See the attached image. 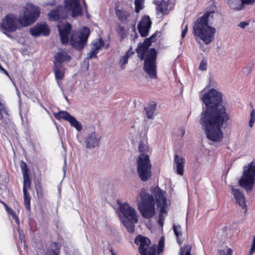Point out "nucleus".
Wrapping results in <instances>:
<instances>
[{
	"label": "nucleus",
	"mask_w": 255,
	"mask_h": 255,
	"mask_svg": "<svg viewBox=\"0 0 255 255\" xmlns=\"http://www.w3.org/2000/svg\"><path fill=\"white\" fill-rule=\"evenodd\" d=\"M201 100L203 107L199 123L210 144L219 143L224 138L223 129L226 128L230 116L226 108L222 105L221 94L212 89L204 94Z\"/></svg>",
	"instance_id": "1"
},
{
	"label": "nucleus",
	"mask_w": 255,
	"mask_h": 255,
	"mask_svg": "<svg viewBox=\"0 0 255 255\" xmlns=\"http://www.w3.org/2000/svg\"><path fill=\"white\" fill-rule=\"evenodd\" d=\"M40 11L39 7L31 3H27L22 16L17 18L12 14H6L1 20L0 28L7 36L10 37L7 32H13L19 29V24L22 26H27L33 23L39 17Z\"/></svg>",
	"instance_id": "2"
},
{
	"label": "nucleus",
	"mask_w": 255,
	"mask_h": 255,
	"mask_svg": "<svg viewBox=\"0 0 255 255\" xmlns=\"http://www.w3.org/2000/svg\"><path fill=\"white\" fill-rule=\"evenodd\" d=\"M214 12L208 11L198 18L193 26V33L195 37L201 39L205 44L210 43L214 39L216 29L209 25L213 19Z\"/></svg>",
	"instance_id": "3"
},
{
	"label": "nucleus",
	"mask_w": 255,
	"mask_h": 255,
	"mask_svg": "<svg viewBox=\"0 0 255 255\" xmlns=\"http://www.w3.org/2000/svg\"><path fill=\"white\" fill-rule=\"evenodd\" d=\"M150 42L148 39L145 40L138 45L136 52L140 60L144 58L143 69L151 79L156 78V50L154 48L148 49Z\"/></svg>",
	"instance_id": "4"
},
{
	"label": "nucleus",
	"mask_w": 255,
	"mask_h": 255,
	"mask_svg": "<svg viewBox=\"0 0 255 255\" xmlns=\"http://www.w3.org/2000/svg\"><path fill=\"white\" fill-rule=\"evenodd\" d=\"M120 210L122 214L121 217L123 225L130 233L134 231V224L138 222L137 212L135 209L128 203H124L120 206Z\"/></svg>",
	"instance_id": "5"
},
{
	"label": "nucleus",
	"mask_w": 255,
	"mask_h": 255,
	"mask_svg": "<svg viewBox=\"0 0 255 255\" xmlns=\"http://www.w3.org/2000/svg\"><path fill=\"white\" fill-rule=\"evenodd\" d=\"M139 195L141 204L138 205V209L142 216L146 219L152 217L155 214L154 197L143 189L141 190Z\"/></svg>",
	"instance_id": "6"
},
{
	"label": "nucleus",
	"mask_w": 255,
	"mask_h": 255,
	"mask_svg": "<svg viewBox=\"0 0 255 255\" xmlns=\"http://www.w3.org/2000/svg\"><path fill=\"white\" fill-rule=\"evenodd\" d=\"M255 183V161H253L244 167L243 174L239 181V184L247 192H251Z\"/></svg>",
	"instance_id": "7"
},
{
	"label": "nucleus",
	"mask_w": 255,
	"mask_h": 255,
	"mask_svg": "<svg viewBox=\"0 0 255 255\" xmlns=\"http://www.w3.org/2000/svg\"><path fill=\"white\" fill-rule=\"evenodd\" d=\"M150 195L154 197L157 206L160 208L159 223L162 225L164 215L166 214V209L168 203L167 200V193L159 187H152L150 189Z\"/></svg>",
	"instance_id": "8"
},
{
	"label": "nucleus",
	"mask_w": 255,
	"mask_h": 255,
	"mask_svg": "<svg viewBox=\"0 0 255 255\" xmlns=\"http://www.w3.org/2000/svg\"><path fill=\"white\" fill-rule=\"evenodd\" d=\"M137 172L140 179L146 181L151 176V163L147 154L140 153L136 160Z\"/></svg>",
	"instance_id": "9"
},
{
	"label": "nucleus",
	"mask_w": 255,
	"mask_h": 255,
	"mask_svg": "<svg viewBox=\"0 0 255 255\" xmlns=\"http://www.w3.org/2000/svg\"><path fill=\"white\" fill-rule=\"evenodd\" d=\"M89 35V28L83 27L79 31L72 34L70 43L74 48L82 49L87 43Z\"/></svg>",
	"instance_id": "10"
},
{
	"label": "nucleus",
	"mask_w": 255,
	"mask_h": 255,
	"mask_svg": "<svg viewBox=\"0 0 255 255\" xmlns=\"http://www.w3.org/2000/svg\"><path fill=\"white\" fill-rule=\"evenodd\" d=\"M134 243L139 246L141 255H156V246L149 247L150 241L147 238L139 235L135 238Z\"/></svg>",
	"instance_id": "11"
},
{
	"label": "nucleus",
	"mask_w": 255,
	"mask_h": 255,
	"mask_svg": "<svg viewBox=\"0 0 255 255\" xmlns=\"http://www.w3.org/2000/svg\"><path fill=\"white\" fill-rule=\"evenodd\" d=\"M69 14L72 16V11L65 6H58L48 13L50 20L57 21L60 19L66 18Z\"/></svg>",
	"instance_id": "12"
},
{
	"label": "nucleus",
	"mask_w": 255,
	"mask_h": 255,
	"mask_svg": "<svg viewBox=\"0 0 255 255\" xmlns=\"http://www.w3.org/2000/svg\"><path fill=\"white\" fill-rule=\"evenodd\" d=\"M86 10L87 5L85 0H82ZM80 0H65L64 3L66 7L72 11V16L76 17L82 15V10L80 4Z\"/></svg>",
	"instance_id": "13"
},
{
	"label": "nucleus",
	"mask_w": 255,
	"mask_h": 255,
	"mask_svg": "<svg viewBox=\"0 0 255 255\" xmlns=\"http://www.w3.org/2000/svg\"><path fill=\"white\" fill-rule=\"evenodd\" d=\"M54 116L57 120L62 119L67 121L72 127H74L79 131L82 129V124L67 111H61L58 112L54 114Z\"/></svg>",
	"instance_id": "14"
},
{
	"label": "nucleus",
	"mask_w": 255,
	"mask_h": 255,
	"mask_svg": "<svg viewBox=\"0 0 255 255\" xmlns=\"http://www.w3.org/2000/svg\"><path fill=\"white\" fill-rule=\"evenodd\" d=\"M152 22L148 15L143 16L139 22L137 27L138 31L142 37L148 35Z\"/></svg>",
	"instance_id": "15"
},
{
	"label": "nucleus",
	"mask_w": 255,
	"mask_h": 255,
	"mask_svg": "<svg viewBox=\"0 0 255 255\" xmlns=\"http://www.w3.org/2000/svg\"><path fill=\"white\" fill-rule=\"evenodd\" d=\"M61 42L66 44L68 43L71 26L69 23H61L58 25Z\"/></svg>",
	"instance_id": "16"
},
{
	"label": "nucleus",
	"mask_w": 255,
	"mask_h": 255,
	"mask_svg": "<svg viewBox=\"0 0 255 255\" xmlns=\"http://www.w3.org/2000/svg\"><path fill=\"white\" fill-rule=\"evenodd\" d=\"M230 188L231 194L234 196L237 204L244 208L246 206V199L243 192L233 186H231Z\"/></svg>",
	"instance_id": "17"
},
{
	"label": "nucleus",
	"mask_w": 255,
	"mask_h": 255,
	"mask_svg": "<svg viewBox=\"0 0 255 255\" xmlns=\"http://www.w3.org/2000/svg\"><path fill=\"white\" fill-rule=\"evenodd\" d=\"M49 32L48 26L45 23L37 24L30 29L31 34L34 36H38L40 35H48Z\"/></svg>",
	"instance_id": "18"
},
{
	"label": "nucleus",
	"mask_w": 255,
	"mask_h": 255,
	"mask_svg": "<svg viewBox=\"0 0 255 255\" xmlns=\"http://www.w3.org/2000/svg\"><path fill=\"white\" fill-rule=\"evenodd\" d=\"M185 160L182 156L175 154L174 156V165L176 172L180 175H183Z\"/></svg>",
	"instance_id": "19"
},
{
	"label": "nucleus",
	"mask_w": 255,
	"mask_h": 255,
	"mask_svg": "<svg viewBox=\"0 0 255 255\" xmlns=\"http://www.w3.org/2000/svg\"><path fill=\"white\" fill-rule=\"evenodd\" d=\"M100 138L95 132L89 134L85 138L84 142L86 148H89L98 146Z\"/></svg>",
	"instance_id": "20"
},
{
	"label": "nucleus",
	"mask_w": 255,
	"mask_h": 255,
	"mask_svg": "<svg viewBox=\"0 0 255 255\" xmlns=\"http://www.w3.org/2000/svg\"><path fill=\"white\" fill-rule=\"evenodd\" d=\"M115 13L119 20L123 23H127L130 20V13L124 9L116 8Z\"/></svg>",
	"instance_id": "21"
},
{
	"label": "nucleus",
	"mask_w": 255,
	"mask_h": 255,
	"mask_svg": "<svg viewBox=\"0 0 255 255\" xmlns=\"http://www.w3.org/2000/svg\"><path fill=\"white\" fill-rule=\"evenodd\" d=\"M54 59L55 62L54 65L62 66V63L69 61L70 60V57L66 52L61 51L55 54Z\"/></svg>",
	"instance_id": "22"
},
{
	"label": "nucleus",
	"mask_w": 255,
	"mask_h": 255,
	"mask_svg": "<svg viewBox=\"0 0 255 255\" xmlns=\"http://www.w3.org/2000/svg\"><path fill=\"white\" fill-rule=\"evenodd\" d=\"M138 150L140 153L147 154L151 152V149L148 145L147 138L145 136L140 138L138 146Z\"/></svg>",
	"instance_id": "23"
},
{
	"label": "nucleus",
	"mask_w": 255,
	"mask_h": 255,
	"mask_svg": "<svg viewBox=\"0 0 255 255\" xmlns=\"http://www.w3.org/2000/svg\"><path fill=\"white\" fill-rule=\"evenodd\" d=\"M238 5H235L234 2L230 3V7L235 10H240L244 9L245 5H253L255 3V0H235Z\"/></svg>",
	"instance_id": "24"
},
{
	"label": "nucleus",
	"mask_w": 255,
	"mask_h": 255,
	"mask_svg": "<svg viewBox=\"0 0 255 255\" xmlns=\"http://www.w3.org/2000/svg\"><path fill=\"white\" fill-rule=\"evenodd\" d=\"M65 70V69L63 66L54 65L53 71L58 84H59V81L64 78Z\"/></svg>",
	"instance_id": "25"
},
{
	"label": "nucleus",
	"mask_w": 255,
	"mask_h": 255,
	"mask_svg": "<svg viewBox=\"0 0 255 255\" xmlns=\"http://www.w3.org/2000/svg\"><path fill=\"white\" fill-rule=\"evenodd\" d=\"M168 0H154L157 10L161 13H166L168 11Z\"/></svg>",
	"instance_id": "26"
},
{
	"label": "nucleus",
	"mask_w": 255,
	"mask_h": 255,
	"mask_svg": "<svg viewBox=\"0 0 255 255\" xmlns=\"http://www.w3.org/2000/svg\"><path fill=\"white\" fill-rule=\"evenodd\" d=\"M134 52L132 51L130 49L128 50L126 53L122 56L120 59V63L121 65V67L122 69H124L126 68V65L128 62V58L133 54Z\"/></svg>",
	"instance_id": "27"
},
{
	"label": "nucleus",
	"mask_w": 255,
	"mask_h": 255,
	"mask_svg": "<svg viewBox=\"0 0 255 255\" xmlns=\"http://www.w3.org/2000/svg\"><path fill=\"white\" fill-rule=\"evenodd\" d=\"M23 192H27V188L30 187V181L28 173H26V170L23 169Z\"/></svg>",
	"instance_id": "28"
},
{
	"label": "nucleus",
	"mask_w": 255,
	"mask_h": 255,
	"mask_svg": "<svg viewBox=\"0 0 255 255\" xmlns=\"http://www.w3.org/2000/svg\"><path fill=\"white\" fill-rule=\"evenodd\" d=\"M156 109V104L152 103L145 108V111L147 118L149 119H152L153 118V113Z\"/></svg>",
	"instance_id": "29"
},
{
	"label": "nucleus",
	"mask_w": 255,
	"mask_h": 255,
	"mask_svg": "<svg viewBox=\"0 0 255 255\" xmlns=\"http://www.w3.org/2000/svg\"><path fill=\"white\" fill-rule=\"evenodd\" d=\"M59 252V244L54 243L50 245L49 249L47 252L46 255H58Z\"/></svg>",
	"instance_id": "30"
},
{
	"label": "nucleus",
	"mask_w": 255,
	"mask_h": 255,
	"mask_svg": "<svg viewBox=\"0 0 255 255\" xmlns=\"http://www.w3.org/2000/svg\"><path fill=\"white\" fill-rule=\"evenodd\" d=\"M104 44V41L102 39H99L93 42L91 48L99 53V50L102 49Z\"/></svg>",
	"instance_id": "31"
},
{
	"label": "nucleus",
	"mask_w": 255,
	"mask_h": 255,
	"mask_svg": "<svg viewBox=\"0 0 255 255\" xmlns=\"http://www.w3.org/2000/svg\"><path fill=\"white\" fill-rule=\"evenodd\" d=\"M192 246L190 245H187L180 248V255H191Z\"/></svg>",
	"instance_id": "32"
},
{
	"label": "nucleus",
	"mask_w": 255,
	"mask_h": 255,
	"mask_svg": "<svg viewBox=\"0 0 255 255\" xmlns=\"http://www.w3.org/2000/svg\"><path fill=\"white\" fill-rule=\"evenodd\" d=\"M24 205L27 210L29 211L30 209V197L28 195V192H23Z\"/></svg>",
	"instance_id": "33"
},
{
	"label": "nucleus",
	"mask_w": 255,
	"mask_h": 255,
	"mask_svg": "<svg viewBox=\"0 0 255 255\" xmlns=\"http://www.w3.org/2000/svg\"><path fill=\"white\" fill-rule=\"evenodd\" d=\"M144 0H135V12L138 13L141 9L144 7L143 5Z\"/></svg>",
	"instance_id": "34"
},
{
	"label": "nucleus",
	"mask_w": 255,
	"mask_h": 255,
	"mask_svg": "<svg viewBox=\"0 0 255 255\" xmlns=\"http://www.w3.org/2000/svg\"><path fill=\"white\" fill-rule=\"evenodd\" d=\"M255 123V110L253 109L250 114V119L249 121V127L252 128L254 126Z\"/></svg>",
	"instance_id": "35"
},
{
	"label": "nucleus",
	"mask_w": 255,
	"mask_h": 255,
	"mask_svg": "<svg viewBox=\"0 0 255 255\" xmlns=\"http://www.w3.org/2000/svg\"><path fill=\"white\" fill-rule=\"evenodd\" d=\"M35 188L38 198L39 199H42L43 197V192L42 186L39 184H37L35 185Z\"/></svg>",
	"instance_id": "36"
},
{
	"label": "nucleus",
	"mask_w": 255,
	"mask_h": 255,
	"mask_svg": "<svg viewBox=\"0 0 255 255\" xmlns=\"http://www.w3.org/2000/svg\"><path fill=\"white\" fill-rule=\"evenodd\" d=\"M173 230L175 235L177 238L182 235L181 228L180 226L174 225L173 226Z\"/></svg>",
	"instance_id": "37"
},
{
	"label": "nucleus",
	"mask_w": 255,
	"mask_h": 255,
	"mask_svg": "<svg viewBox=\"0 0 255 255\" xmlns=\"http://www.w3.org/2000/svg\"><path fill=\"white\" fill-rule=\"evenodd\" d=\"M252 68L253 65L252 64H249L244 68H243L242 70V72L244 74L248 76L251 73Z\"/></svg>",
	"instance_id": "38"
},
{
	"label": "nucleus",
	"mask_w": 255,
	"mask_h": 255,
	"mask_svg": "<svg viewBox=\"0 0 255 255\" xmlns=\"http://www.w3.org/2000/svg\"><path fill=\"white\" fill-rule=\"evenodd\" d=\"M6 211L7 212V213L11 215L12 218L13 219H14L15 222L18 224H19L18 218L17 216L16 215V213H15V212H14L13 210L10 208H8V209H7L6 210Z\"/></svg>",
	"instance_id": "39"
},
{
	"label": "nucleus",
	"mask_w": 255,
	"mask_h": 255,
	"mask_svg": "<svg viewBox=\"0 0 255 255\" xmlns=\"http://www.w3.org/2000/svg\"><path fill=\"white\" fill-rule=\"evenodd\" d=\"M3 114L7 115L8 113L4 105L0 101V119H2Z\"/></svg>",
	"instance_id": "40"
},
{
	"label": "nucleus",
	"mask_w": 255,
	"mask_h": 255,
	"mask_svg": "<svg viewBox=\"0 0 255 255\" xmlns=\"http://www.w3.org/2000/svg\"><path fill=\"white\" fill-rule=\"evenodd\" d=\"M98 53L97 51L94 50L91 48V51L88 54L87 58L88 59H91L93 57H96L97 54Z\"/></svg>",
	"instance_id": "41"
},
{
	"label": "nucleus",
	"mask_w": 255,
	"mask_h": 255,
	"mask_svg": "<svg viewBox=\"0 0 255 255\" xmlns=\"http://www.w3.org/2000/svg\"><path fill=\"white\" fill-rule=\"evenodd\" d=\"M207 61L206 60H203L200 62L199 69L202 71H205L207 69Z\"/></svg>",
	"instance_id": "42"
},
{
	"label": "nucleus",
	"mask_w": 255,
	"mask_h": 255,
	"mask_svg": "<svg viewBox=\"0 0 255 255\" xmlns=\"http://www.w3.org/2000/svg\"><path fill=\"white\" fill-rule=\"evenodd\" d=\"M254 252H255V236L253 237L252 245L249 253V255H252Z\"/></svg>",
	"instance_id": "43"
},
{
	"label": "nucleus",
	"mask_w": 255,
	"mask_h": 255,
	"mask_svg": "<svg viewBox=\"0 0 255 255\" xmlns=\"http://www.w3.org/2000/svg\"><path fill=\"white\" fill-rule=\"evenodd\" d=\"M164 247V243H163V241H159L158 243V246L157 249V253L159 254L163 251V248Z\"/></svg>",
	"instance_id": "44"
},
{
	"label": "nucleus",
	"mask_w": 255,
	"mask_h": 255,
	"mask_svg": "<svg viewBox=\"0 0 255 255\" xmlns=\"http://www.w3.org/2000/svg\"><path fill=\"white\" fill-rule=\"evenodd\" d=\"M187 31H188V26L187 25H186L184 29L183 30V31L182 32L181 37L182 38H183L185 37Z\"/></svg>",
	"instance_id": "45"
},
{
	"label": "nucleus",
	"mask_w": 255,
	"mask_h": 255,
	"mask_svg": "<svg viewBox=\"0 0 255 255\" xmlns=\"http://www.w3.org/2000/svg\"><path fill=\"white\" fill-rule=\"evenodd\" d=\"M200 44V48L204 52L207 51L208 50V48L207 47H204V46L203 44H202L200 42L199 43Z\"/></svg>",
	"instance_id": "46"
},
{
	"label": "nucleus",
	"mask_w": 255,
	"mask_h": 255,
	"mask_svg": "<svg viewBox=\"0 0 255 255\" xmlns=\"http://www.w3.org/2000/svg\"><path fill=\"white\" fill-rule=\"evenodd\" d=\"M249 23L247 22H241L239 24L238 26L242 28H244Z\"/></svg>",
	"instance_id": "47"
},
{
	"label": "nucleus",
	"mask_w": 255,
	"mask_h": 255,
	"mask_svg": "<svg viewBox=\"0 0 255 255\" xmlns=\"http://www.w3.org/2000/svg\"><path fill=\"white\" fill-rule=\"evenodd\" d=\"M21 170H22V172H23V169L24 170H26V173H27V172H28V170H27V166H26V164L24 162H22V164L21 165Z\"/></svg>",
	"instance_id": "48"
},
{
	"label": "nucleus",
	"mask_w": 255,
	"mask_h": 255,
	"mask_svg": "<svg viewBox=\"0 0 255 255\" xmlns=\"http://www.w3.org/2000/svg\"><path fill=\"white\" fill-rule=\"evenodd\" d=\"M218 253L220 255H227V252L224 250H220L218 251Z\"/></svg>",
	"instance_id": "49"
},
{
	"label": "nucleus",
	"mask_w": 255,
	"mask_h": 255,
	"mask_svg": "<svg viewBox=\"0 0 255 255\" xmlns=\"http://www.w3.org/2000/svg\"><path fill=\"white\" fill-rule=\"evenodd\" d=\"M231 2H234L235 5H238V3L236 2L235 0H230L228 2L229 4L230 5Z\"/></svg>",
	"instance_id": "50"
},
{
	"label": "nucleus",
	"mask_w": 255,
	"mask_h": 255,
	"mask_svg": "<svg viewBox=\"0 0 255 255\" xmlns=\"http://www.w3.org/2000/svg\"><path fill=\"white\" fill-rule=\"evenodd\" d=\"M0 202L4 206V207L5 208V210H6L7 209H8L9 208L7 206V205L4 202H3V201H0Z\"/></svg>",
	"instance_id": "51"
},
{
	"label": "nucleus",
	"mask_w": 255,
	"mask_h": 255,
	"mask_svg": "<svg viewBox=\"0 0 255 255\" xmlns=\"http://www.w3.org/2000/svg\"><path fill=\"white\" fill-rule=\"evenodd\" d=\"M232 251L230 249H228L227 250V255H232Z\"/></svg>",
	"instance_id": "52"
},
{
	"label": "nucleus",
	"mask_w": 255,
	"mask_h": 255,
	"mask_svg": "<svg viewBox=\"0 0 255 255\" xmlns=\"http://www.w3.org/2000/svg\"><path fill=\"white\" fill-rule=\"evenodd\" d=\"M159 241H163V243H164V239L163 237H161Z\"/></svg>",
	"instance_id": "53"
},
{
	"label": "nucleus",
	"mask_w": 255,
	"mask_h": 255,
	"mask_svg": "<svg viewBox=\"0 0 255 255\" xmlns=\"http://www.w3.org/2000/svg\"><path fill=\"white\" fill-rule=\"evenodd\" d=\"M111 254H112V255H115V254L114 253V252H113L112 249H111Z\"/></svg>",
	"instance_id": "54"
}]
</instances>
